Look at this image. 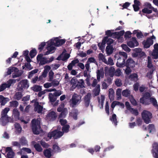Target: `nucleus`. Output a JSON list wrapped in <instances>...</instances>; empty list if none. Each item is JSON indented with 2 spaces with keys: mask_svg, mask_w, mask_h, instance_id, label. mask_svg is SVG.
I'll use <instances>...</instances> for the list:
<instances>
[{
  "mask_svg": "<svg viewBox=\"0 0 158 158\" xmlns=\"http://www.w3.org/2000/svg\"><path fill=\"white\" fill-rule=\"evenodd\" d=\"M60 37L53 38L46 42V49L47 51L44 53V55H48L53 53L56 49L54 46L59 47L65 43V40L60 39Z\"/></svg>",
  "mask_w": 158,
  "mask_h": 158,
  "instance_id": "nucleus-1",
  "label": "nucleus"
},
{
  "mask_svg": "<svg viewBox=\"0 0 158 158\" xmlns=\"http://www.w3.org/2000/svg\"><path fill=\"white\" fill-rule=\"evenodd\" d=\"M127 54L123 52H120L115 54L114 57L117 61L116 65L119 67H122L124 66L125 60L127 58Z\"/></svg>",
  "mask_w": 158,
  "mask_h": 158,
  "instance_id": "nucleus-2",
  "label": "nucleus"
},
{
  "mask_svg": "<svg viewBox=\"0 0 158 158\" xmlns=\"http://www.w3.org/2000/svg\"><path fill=\"white\" fill-rule=\"evenodd\" d=\"M32 129L34 134H39L41 131V129L40 127V119H34L32 121Z\"/></svg>",
  "mask_w": 158,
  "mask_h": 158,
  "instance_id": "nucleus-3",
  "label": "nucleus"
},
{
  "mask_svg": "<svg viewBox=\"0 0 158 158\" xmlns=\"http://www.w3.org/2000/svg\"><path fill=\"white\" fill-rule=\"evenodd\" d=\"M81 96L77 94H74L70 101V106L74 107L78 105L81 102Z\"/></svg>",
  "mask_w": 158,
  "mask_h": 158,
  "instance_id": "nucleus-4",
  "label": "nucleus"
},
{
  "mask_svg": "<svg viewBox=\"0 0 158 158\" xmlns=\"http://www.w3.org/2000/svg\"><path fill=\"white\" fill-rule=\"evenodd\" d=\"M60 127L58 128L57 130L49 132L48 134V137L50 139L53 137L54 139H57L63 135V133L60 131Z\"/></svg>",
  "mask_w": 158,
  "mask_h": 158,
  "instance_id": "nucleus-5",
  "label": "nucleus"
},
{
  "mask_svg": "<svg viewBox=\"0 0 158 158\" xmlns=\"http://www.w3.org/2000/svg\"><path fill=\"white\" fill-rule=\"evenodd\" d=\"M142 118L145 123L148 124L151 122V119L152 117V114L149 111L144 110L142 113Z\"/></svg>",
  "mask_w": 158,
  "mask_h": 158,
  "instance_id": "nucleus-6",
  "label": "nucleus"
},
{
  "mask_svg": "<svg viewBox=\"0 0 158 158\" xmlns=\"http://www.w3.org/2000/svg\"><path fill=\"white\" fill-rule=\"evenodd\" d=\"M19 81L17 79H10L6 83H3L0 86V92L4 90L6 88H9L12 84L15 83L16 81Z\"/></svg>",
  "mask_w": 158,
  "mask_h": 158,
  "instance_id": "nucleus-7",
  "label": "nucleus"
},
{
  "mask_svg": "<svg viewBox=\"0 0 158 158\" xmlns=\"http://www.w3.org/2000/svg\"><path fill=\"white\" fill-rule=\"evenodd\" d=\"M14 72L12 74V77L15 78L20 76L21 74V73L18 72V69L14 67H10L8 68L7 71V73L8 75L10 74L12 72Z\"/></svg>",
  "mask_w": 158,
  "mask_h": 158,
  "instance_id": "nucleus-8",
  "label": "nucleus"
},
{
  "mask_svg": "<svg viewBox=\"0 0 158 158\" xmlns=\"http://www.w3.org/2000/svg\"><path fill=\"white\" fill-rule=\"evenodd\" d=\"M29 86V84L27 80H24L21 81L19 84L18 89L22 90L23 89H27Z\"/></svg>",
  "mask_w": 158,
  "mask_h": 158,
  "instance_id": "nucleus-9",
  "label": "nucleus"
},
{
  "mask_svg": "<svg viewBox=\"0 0 158 158\" xmlns=\"http://www.w3.org/2000/svg\"><path fill=\"white\" fill-rule=\"evenodd\" d=\"M156 37L154 35L150 38H148L146 41H144L143 44L144 45V47L145 48H148L153 43L154 40H155Z\"/></svg>",
  "mask_w": 158,
  "mask_h": 158,
  "instance_id": "nucleus-10",
  "label": "nucleus"
},
{
  "mask_svg": "<svg viewBox=\"0 0 158 158\" xmlns=\"http://www.w3.org/2000/svg\"><path fill=\"white\" fill-rule=\"evenodd\" d=\"M151 96V94L149 93H145L143 95V97L140 98V102L145 105L148 104H149L148 102V98Z\"/></svg>",
  "mask_w": 158,
  "mask_h": 158,
  "instance_id": "nucleus-11",
  "label": "nucleus"
},
{
  "mask_svg": "<svg viewBox=\"0 0 158 158\" xmlns=\"http://www.w3.org/2000/svg\"><path fill=\"white\" fill-rule=\"evenodd\" d=\"M64 105L63 104H61L60 106L58 108L57 111L59 112L62 111L60 115V117L61 118H64L65 117L66 115L68 113V111L67 109L66 108H64Z\"/></svg>",
  "mask_w": 158,
  "mask_h": 158,
  "instance_id": "nucleus-12",
  "label": "nucleus"
},
{
  "mask_svg": "<svg viewBox=\"0 0 158 158\" xmlns=\"http://www.w3.org/2000/svg\"><path fill=\"white\" fill-rule=\"evenodd\" d=\"M37 60L40 65H42L48 63L47 58L43 57V55H38L37 57Z\"/></svg>",
  "mask_w": 158,
  "mask_h": 158,
  "instance_id": "nucleus-13",
  "label": "nucleus"
},
{
  "mask_svg": "<svg viewBox=\"0 0 158 158\" xmlns=\"http://www.w3.org/2000/svg\"><path fill=\"white\" fill-rule=\"evenodd\" d=\"M9 122H13V119L11 117L1 116L0 119V124L3 126L6 125Z\"/></svg>",
  "mask_w": 158,
  "mask_h": 158,
  "instance_id": "nucleus-14",
  "label": "nucleus"
},
{
  "mask_svg": "<svg viewBox=\"0 0 158 158\" xmlns=\"http://www.w3.org/2000/svg\"><path fill=\"white\" fill-rule=\"evenodd\" d=\"M145 7L142 10V12L144 13L149 14L152 13L151 9L152 6L149 3H146L144 4Z\"/></svg>",
  "mask_w": 158,
  "mask_h": 158,
  "instance_id": "nucleus-15",
  "label": "nucleus"
},
{
  "mask_svg": "<svg viewBox=\"0 0 158 158\" xmlns=\"http://www.w3.org/2000/svg\"><path fill=\"white\" fill-rule=\"evenodd\" d=\"M57 117L55 112L53 111H50L46 117V119L48 121H53Z\"/></svg>",
  "mask_w": 158,
  "mask_h": 158,
  "instance_id": "nucleus-16",
  "label": "nucleus"
},
{
  "mask_svg": "<svg viewBox=\"0 0 158 158\" xmlns=\"http://www.w3.org/2000/svg\"><path fill=\"white\" fill-rule=\"evenodd\" d=\"M31 102L34 103L35 111H37L38 113H41L43 111V107L39 105L37 100H34L31 101Z\"/></svg>",
  "mask_w": 158,
  "mask_h": 158,
  "instance_id": "nucleus-17",
  "label": "nucleus"
},
{
  "mask_svg": "<svg viewBox=\"0 0 158 158\" xmlns=\"http://www.w3.org/2000/svg\"><path fill=\"white\" fill-rule=\"evenodd\" d=\"M133 55L134 57L139 56L142 57L145 55V53L141 50L140 48H135L134 49V52Z\"/></svg>",
  "mask_w": 158,
  "mask_h": 158,
  "instance_id": "nucleus-18",
  "label": "nucleus"
},
{
  "mask_svg": "<svg viewBox=\"0 0 158 158\" xmlns=\"http://www.w3.org/2000/svg\"><path fill=\"white\" fill-rule=\"evenodd\" d=\"M127 45L130 48H133L137 46L138 43L135 38L133 37L127 43Z\"/></svg>",
  "mask_w": 158,
  "mask_h": 158,
  "instance_id": "nucleus-19",
  "label": "nucleus"
},
{
  "mask_svg": "<svg viewBox=\"0 0 158 158\" xmlns=\"http://www.w3.org/2000/svg\"><path fill=\"white\" fill-rule=\"evenodd\" d=\"M156 152L158 153V144L156 143H154L152 144V152L154 157L158 158V154Z\"/></svg>",
  "mask_w": 158,
  "mask_h": 158,
  "instance_id": "nucleus-20",
  "label": "nucleus"
},
{
  "mask_svg": "<svg viewBox=\"0 0 158 158\" xmlns=\"http://www.w3.org/2000/svg\"><path fill=\"white\" fill-rule=\"evenodd\" d=\"M69 57V55L65 51H64L62 54L59 56L57 60H67Z\"/></svg>",
  "mask_w": 158,
  "mask_h": 158,
  "instance_id": "nucleus-21",
  "label": "nucleus"
},
{
  "mask_svg": "<svg viewBox=\"0 0 158 158\" xmlns=\"http://www.w3.org/2000/svg\"><path fill=\"white\" fill-rule=\"evenodd\" d=\"M6 151L7 153L6 156L7 158H13L15 155V153L10 147H8L6 148Z\"/></svg>",
  "mask_w": 158,
  "mask_h": 158,
  "instance_id": "nucleus-22",
  "label": "nucleus"
},
{
  "mask_svg": "<svg viewBox=\"0 0 158 158\" xmlns=\"http://www.w3.org/2000/svg\"><path fill=\"white\" fill-rule=\"evenodd\" d=\"M106 74L108 73L110 77H112L114 75L115 69L113 67H110L109 69L108 68L106 67L105 68Z\"/></svg>",
  "mask_w": 158,
  "mask_h": 158,
  "instance_id": "nucleus-23",
  "label": "nucleus"
},
{
  "mask_svg": "<svg viewBox=\"0 0 158 158\" xmlns=\"http://www.w3.org/2000/svg\"><path fill=\"white\" fill-rule=\"evenodd\" d=\"M154 49L152 54L154 59H157L158 57V44H156L154 45Z\"/></svg>",
  "mask_w": 158,
  "mask_h": 158,
  "instance_id": "nucleus-24",
  "label": "nucleus"
},
{
  "mask_svg": "<svg viewBox=\"0 0 158 158\" xmlns=\"http://www.w3.org/2000/svg\"><path fill=\"white\" fill-rule=\"evenodd\" d=\"M104 72L103 68H101L100 70H98L97 72V80L99 81L100 78L103 77Z\"/></svg>",
  "mask_w": 158,
  "mask_h": 158,
  "instance_id": "nucleus-25",
  "label": "nucleus"
},
{
  "mask_svg": "<svg viewBox=\"0 0 158 158\" xmlns=\"http://www.w3.org/2000/svg\"><path fill=\"white\" fill-rule=\"evenodd\" d=\"M91 97V94L90 93H88L85 96L84 102L85 105L86 107H88L89 105Z\"/></svg>",
  "mask_w": 158,
  "mask_h": 158,
  "instance_id": "nucleus-26",
  "label": "nucleus"
},
{
  "mask_svg": "<svg viewBox=\"0 0 158 158\" xmlns=\"http://www.w3.org/2000/svg\"><path fill=\"white\" fill-rule=\"evenodd\" d=\"M107 39V37H104L102 40V43H99L98 44V47L102 51L103 50L105 47V44Z\"/></svg>",
  "mask_w": 158,
  "mask_h": 158,
  "instance_id": "nucleus-27",
  "label": "nucleus"
},
{
  "mask_svg": "<svg viewBox=\"0 0 158 158\" xmlns=\"http://www.w3.org/2000/svg\"><path fill=\"white\" fill-rule=\"evenodd\" d=\"M135 62L131 58H128L127 60L126 66L130 67H133L135 66Z\"/></svg>",
  "mask_w": 158,
  "mask_h": 158,
  "instance_id": "nucleus-28",
  "label": "nucleus"
},
{
  "mask_svg": "<svg viewBox=\"0 0 158 158\" xmlns=\"http://www.w3.org/2000/svg\"><path fill=\"white\" fill-rule=\"evenodd\" d=\"M105 99V96L103 95H101L98 97L99 106L100 108L101 109L103 107L104 101Z\"/></svg>",
  "mask_w": 158,
  "mask_h": 158,
  "instance_id": "nucleus-29",
  "label": "nucleus"
},
{
  "mask_svg": "<svg viewBox=\"0 0 158 158\" xmlns=\"http://www.w3.org/2000/svg\"><path fill=\"white\" fill-rule=\"evenodd\" d=\"M124 33L123 30L121 31L118 32H115L112 35V37L119 39L120 37L123 35Z\"/></svg>",
  "mask_w": 158,
  "mask_h": 158,
  "instance_id": "nucleus-30",
  "label": "nucleus"
},
{
  "mask_svg": "<svg viewBox=\"0 0 158 158\" xmlns=\"http://www.w3.org/2000/svg\"><path fill=\"white\" fill-rule=\"evenodd\" d=\"M10 100L9 99L7 98H4L2 95H0V103L2 106L4 105L6 103Z\"/></svg>",
  "mask_w": 158,
  "mask_h": 158,
  "instance_id": "nucleus-31",
  "label": "nucleus"
},
{
  "mask_svg": "<svg viewBox=\"0 0 158 158\" xmlns=\"http://www.w3.org/2000/svg\"><path fill=\"white\" fill-rule=\"evenodd\" d=\"M10 109L9 107H6L3 109L1 112V116L9 117L7 114L10 110Z\"/></svg>",
  "mask_w": 158,
  "mask_h": 158,
  "instance_id": "nucleus-32",
  "label": "nucleus"
},
{
  "mask_svg": "<svg viewBox=\"0 0 158 158\" xmlns=\"http://www.w3.org/2000/svg\"><path fill=\"white\" fill-rule=\"evenodd\" d=\"M78 112L77 110H72L70 114V115L74 119H77V115Z\"/></svg>",
  "mask_w": 158,
  "mask_h": 158,
  "instance_id": "nucleus-33",
  "label": "nucleus"
},
{
  "mask_svg": "<svg viewBox=\"0 0 158 158\" xmlns=\"http://www.w3.org/2000/svg\"><path fill=\"white\" fill-rule=\"evenodd\" d=\"M44 154L45 157L50 158L52 156L51 149H46L44 151Z\"/></svg>",
  "mask_w": 158,
  "mask_h": 158,
  "instance_id": "nucleus-34",
  "label": "nucleus"
},
{
  "mask_svg": "<svg viewBox=\"0 0 158 158\" xmlns=\"http://www.w3.org/2000/svg\"><path fill=\"white\" fill-rule=\"evenodd\" d=\"M134 2V4L133 5L134 10L135 11H138L139 9V2L138 0H135Z\"/></svg>",
  "mask_w": 158,
  "mask_h": 158,
  "instance_id": "nucleus-35",
  "label": "nucleus"
},
{
  "mask_svg": "<svg viewBox=\"0 0 158 158\" xmlns=\"http://www.w3.org/2000/svg\"><path fill=\"white\" fill-rule=\"evenodd\" d=\"M148 130L150 133H153L156 131L154 125L153 124H149L148 127Z\"/></svg>",
  "mask_w": 158,
  "mask_h": 158,
  "instance_id": "nucleus-36",
  "label": "nucleus"
},
{
  "mask_svg": "<svg viewBox=\"0 0 158 158\" xmlns=\"http://www.w3.org/2000/svg\"><path fill=\"white\" fill-rule=\"evenodd\" d=\"M100 91V85H97L96 87L94 90L93 93L95 96L98 95Z\"/></svg>",
  "mask_w": 158,
  "mask_h": 158,
  "instance_id": "nucleus-37",
  "label": "nucleus"
},
{
  "mask_svg": "<svg viewBox=\"0 0 158 158\" xmlns=\"http://www.w3.org/2000/svg\"><path fill=\"white\" fill-rule=\"evenodd\" d=\"M15 132L17 133H20L22 131V128L19 123H15Z\"/></svg>",
  "mask_w": 158,
  "mask_h": 158,
  "instance_id": "nucleus-38",
  "label": "nucleus"
},
{
  "mask_svg": "<svg viewBox=\"0 0 158 158\" xmlns=\"http://www.w3.org/2000/svg\"><path fill=\"white\" fill-rule=\"evenodd\" d=\"M71 84L73 88H75L78 85V81L76 78H72L71 80Z\"/></svg>",
  "mask_w": 158,
  "mask_h": 158,
  "instance_id": "nucleus-39",
  "label": "nucleus"
},
{
  "mask_svg": "<svg viewBox=\"0 0 158 158\" xmlns=\"http://www.w3.org/2000/svg\"><path fill=\"white\" fill-rule=\"evenodd\" d=\"M114 92L112 89H110L109 90V96L110 99L111 101L114 100Z\"/></svg>",
  "mask_w": 158,
  "mask_h": 158,
  "instance_id": "nucleus-40",
  "label": "nucleus"
},
{
  "mask_svg": "<svg viewBox=\"0 0 158 158\" xmlns=\"http://www.w3.org/2000/svg\"><path fill=\"white\" fill-rule=\"evenodd\" d=\"M114 48L112 46L108 45L106 47V51L108 54H111L113 51Z\"/></svg>",
  "mask_w": 158,
  "mask_h": 158,
  "instance_id": "nucleus-41",
  "label": "nucleus"
},
{
  "mask_svg": "<svg viewBox=\"0 0 158 158\" xmlns=\"http://www.w3.org/2000/svg\"><path fill=\"white\" fill-rule=\"evenodd\" d=\"M34 142H33V144H34V146L36 150L38 152H40L42 151L43 149L40 146V145L38 143L34 144Z\"/></svg>",
  "mask_w": 158,
  "mask_h": 158,
  "instance_id": "nucleus-42",
  "label": "nucleus"
},
{
  "mask_svg": "<svg viewBox=\"0 0 158 158\" xmlns=\"http://www.w3.org/2000/svg\"><path fill=\"white\" fill-rule=\"evenodd\" d=\"M31 89L35 92H39L41 90V87L37 85H35L31 88Z\"/></svg>",
  "mask_w": 158,
  "mask_h": 158,
  "instance_id": "nucleus-43",
  "label": "nucleus"
},
{
  "mask_svg": "<svg viewBox=\"0 0 158 158\" xmlns=\"http://www.w3.org/2000/svg\"><path fill=\"white\" fill-rule=\"evenodd\" d=\"M25 152L27 153H31V150L30 148H23L21 150L20 152L21 154L24 153V152Z\"/></svg>",
  "mask_w": 158,
  "mask_h": 158,
  "instance_id": "nucleus-44",
  "label": "nucleus"
},
{
  "mask_svg": "<svg viewBox=\"0 0 158 158\" xmlns=\"http://www.w3.org/2000/svg\"><path fill=\"white\" fill-rule=\"evenodd\" d=\"M133 34H136V36L138 38H142L143 36L141 32L138 30H134L133 31Z\"/></svg>",
  "mask_w": 158,
  "mask_h": 158,
  "instance_id": "nucleus-45",
  "label": "nucleus"
},
{
  "mask_svg": "<svg viewBox=\"0 0 158 158\" xmlns=\"http://www.w3.org/2000/svg\"><path fill=\"white\" fill-rule=\"evenodd\" d=\"M19 112L18 110L16 109H14L13 110V116L16 118H18L19 116Z\"/></svg>",
  "mask_w": 158,
  "mask_h": 158,
  "instance_id": "nucleus-46",
  "label": "nucleus"
},
{
  "mask_svg": "<svg viewBox=\"0 0 158 158\" xmlns=\"http://www.w3.org/2000/svg\"><path fill=\"white\" fill-rule=\"evenodd\" d=\"M110 120L115 125H117V121L116 119V116L115 114H113L112 117L110 118Z\"/></svg>",
  "mask_w": 158,
  "mask_h": 158,
  "instance_id": "nucleus-47",
  "label": "nucleus"
},
{
  "mask_svg": "<svg viewBox=\"0 0 158 158\" xmlns=\"http://www.w3.org/2000/svg\"><path fill=\"white\" fill-rule=\"evenodd\" d=\"M69 125L66 124L63 126L62 128V130L63 131V133L67 132L69 131Z\"/></svg>",
  "mask_w": 158,
  "mask_h": 158,
  "instance_id": "nucleus-48",
  "label": "nucleus"
},
{
  "mask_svg": "<svg viewBox=\"0 0 158 158\" xmlns=\"http://www.w3.org/2000/svg\"><path fill=\"white\" fill-rule=\"evenodd\" d=\"M150 101L153 104V105L155 106L157 108H158V105L157 104V102L155 98H152L150 99Z\"/></svg>",
  "mask_w": 158,
  "mask_h": 158,
  "instance_id": "nucleus-49",
  "label": "nucleus"
},
{
  "mask_svg": "<svg viewBox=\"0 0 158 158\" xmlns=\"http://www.w3.org/2000/svg\"><path fill=\"white\" fill-rule=\"evenodd\" d=\"M37 52L36 50L35 49H33L30 52V55L31 58H33L36 55Z\"/></svg>",
  "mask_w": 158,
  "mask_h": 158,
  "instance_id": "nucleus-50",
  "label": "nucleus"
},
{
  "mask_svg": "<svg viewBox=\"0 0 158 158\" xmlns=\"http://www.w3.org/2000/svg\"><path fill=\"white\" fill-rule=\"evenodd\" d=\"M22 96L21 93L20 92H17L15 94L14 98L15 99L19 100L20 99Z\"/></svg>",
  "mask_w": 158,
  "mask_h": 158,
  "instance_id": "nucleus-51",
  "label": "nucleus"
},
{
  "mask_svg": "<svg viewBox=\"0 0 158 158\" xmlns=\"http://www.w3.org/2000/svg\"><path fill=\"white\" fill-rule=\"evenodd\" d=\"M38 71V69H35L29 73V75L28 76V78H30L33 76V75L36 73Z\"/></svg>",
  "mask_w": 158,
  "mask_h": 158,
  "instance_id": "nucleus-52",
  "label": "nucleus"
},
{
  "mask_svg": "<svg viewBox=\"0 0 158 158\" xmlns=\"http://www.w3.org/2000/svg\"><path fill=\"white\" fill-rule=\"evenodd\" d=\"M91 80L92 81V83L91 84V85L93 87H95L96 86L97 83H98L96 79H94L92 77L91 78Z\"/></svg>",
  "mask_w": 158,
  "mask_h": 158,
  "instance_id": "nucleus-53",
  "label": "nucleus"
},
{
  "mask_svg": "<svg viewBox=\"0 0 158 158\" xmlns=\"http://www.w3.org/2000/svg\"><path fill=\"white\" fill-rule=\"evenodd\" d=\"M81 88L85 87V83L82 79H80L78 81V85Z\"/></svg>",
  "mask_w": 158,
  "mask_h": 158,
  "instance_id": "nucleus-54",
  "label": "nucleus"
},
{
  "mask_svg": "<svg viewBox=\"0 0 158 158\" xmlns=\"http://www.w3.org/2000/svg\"><path fill=\"white\" fill-rule=\"evenodd\" d=\"M130 78L134 81H137L138 80L137 75L136 73L133 74L130 76Z\"/></svg>",
  "mask_w": 158,
  "mask_h": 158,
  "instance_id": "nucleus-55",
  "label": "nucleus"
},
{
  "mask_svg": "<svg viewBox=\"0 0 158 158\" xmlns=\"http://www.w3.org/2000/svg\"><path fill=\"white\" fill-rule=\"evenodd\" d=\"M105 63L106 64H110L111 65L114 64L113 60L111 57H109L108 58V61H107L106 60V62Z\"/></svg>",
  "mask_w": 158,
  "mask_h": 158,
  "instance_id": "nucleus-56",
  "label": "nucleus"
},
{
  "mask_svg": "<svg viewBox=\"0 0 158 158\" xmlns=\"http://www.w3.org/2000/svg\"><path fill=\"white\" fill-rule=\"evenodd\" d=\"M130 91L126 89L123 91L122 92V95L125 97H128L130 94Z\"/></svg>",
  "mask_w": 158,
  "mask_h": 158,
  "instance_id": "nucleus-57",
  "label": "nucleus"
},
{
  "mask_svg": "<svg viewBox=\"0 0 158 158\" xmlns=\"http://www.w3.org/2000/svg\"><path fill=\"white\" fill-rule=\"evenodd\" d=\"M98 58L99 60H102L104 63L106 62V59L103 54L102 53L99 54L98 56Z\"/></svg>",
  "mask_w": 158,
  "mask_h": 158,
  "instance_id": "nucleus-58",
  "label": "nucleus"
},
{
  "mask_svg": "<svg viewBox=\"0 0 158 158\" xmlns=\"http://www.w3.org/2000/svg\"><path fill=\"white\" fill-rule=\"evenodd\" d=\"M10 106L11 107H16L18 105V103L16 101H13L10 102Z\"/></svg>",
  "mask_w": 158,
  "mask_h": 158,
  "instance_id": "nucleus-59",
  "label": "nucleus"
},
{
  "mask_svg": "<svg viewBox=\"0 0 158 158\" xmlns=\"http://www.w3.org/2000/svg\"><path fill=\"white\" fill-rule=\"evenodd\" d=\"M20 141V143L22 145H26L27 143V141L24 137L21 138Z\"/></svg>",
  "mask_w": 158,
  "mask_h": 158,
  "instance_id": "nucleus-60",
  "label": "nucleus"
},
{
  "mask_svg": "<svg viewBox=\"0 0 158 158\" xmlns=\"http://www.w3.org/2000/svg\"><path fill=\"white\" fill-rule=\"evenodd\" d=\"M54 94H52L51 93L49 94V98L50 101L51 102H53L55 100V98L54 96Z\"/></svg>",
  "mask_w": 158,
  "mask_h": 158,
  "instance_id": "nucleus-61",
  "label": "nucleus"
},
{
  "mask_svg": "<svg viewBox=\"0 0 158 158\" xmlns=\"http://www.w3.org/2000/svg\"><path fill=\"white\" fill-rule=\"evenodd\" d=\"M130 101L132 104L134 105H136L137 104L136 100L132 96H130L129 97Z\"/></svg>",
  "mask_w": 158,
  "mask_h": 158,
  "instance_id": "nucleus-62",
  "label": "nucleus"
},
{
  "mask_svg": "<svg viewBox=\"0 0 158 158\" xmlns=\"http://www.w3.org/2000/svg\"><path fill=\"white\" fill-rule=\"evenodd\" d=\"M121 47L125 51L129 52L131 49L127 46L126 44H123L121 45Z\"/></svg>",
  "mask_w": 158,
  "mask_h": 158,
  "instance_id": "nucleus-63",
  "label": "nucleus"
},
{
  "mask_svg": "<svg viewBox=\"0 0 158 158\" xmlns=\"http://www.w3.org/2000/svg\"><path fill=\"white\" fill-rule=\"evenodd\" d=\"M115 84L118 86H120L122 85L121 81L119 79H117L115 81Z\"/></svg>",
  "mask_w": 158,
  "mask_h": 158,
  "instance_id": "nucleus-64",
  "label": "nucleus"
}]
</instances>
